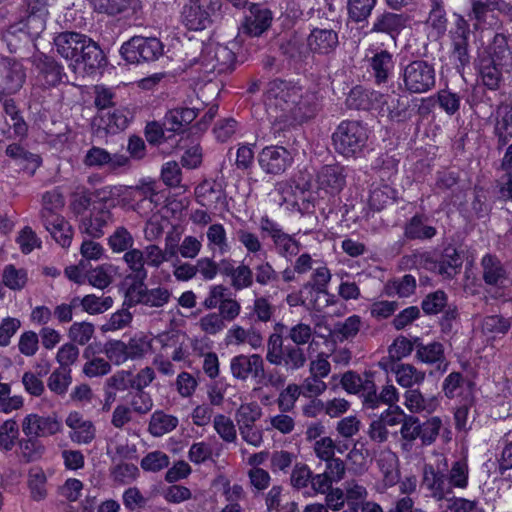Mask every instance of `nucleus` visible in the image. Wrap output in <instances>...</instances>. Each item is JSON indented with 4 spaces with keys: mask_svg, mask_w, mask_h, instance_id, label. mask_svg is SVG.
Returning <instances> with one entry per match:
<instances>
[{
    "mask_svg": "<svg viewBox=\"0 0 512 512\" xmlns=\"http://www.w3.org/2000/svg\"><path fill=\"white\" fill-rule=\"evenodd\" d=\"M54 45L57 53L69 63L74 72L93 74L106 65V57L98 43L85 34L61 32L54 37Z\"/></svg>",
    "mask_w": 512,
    "mask_h": 512,
    "instance_id": "obj_1",
    "label": "nucleus"
},
{
    "mask_svg": "<svg viewBox=\"0 0 512 512\" xmlns=\"http://www.w3.org/2000/svg\"><path fill=\"white\" fill-rule=\"evenodd\" d=\"M297 87L282 80L269 83L264 95V104L269 122L276 125H287L294 121L295 99H298Z\"/></svg>",
    "mask_w": 512,
    "mask_h": 512,
    "instance_id": "obj_2",
    "label": "nucleus"
},
{
    "mask_svg": "<svg viewBox=\"0 0 512 512\" xmlns=\"http://www.w3.org/2000/svg\"><path fill=\"white\" fill-rule=\"evenodd\" d=\"M368 129L357 120L342 121L332 134L335 151L345 158L358 157L366 147Z\"/></svg>",
    "mask_w": 512,
    "mask_h": 512,
    "instance_id": "obj_3",
    "label": "nucleus"
},
{
    "mask_svg": "<svg viewBox=\"0 0 512 512\" xmlns=\"http://www.w3.org/2000/svg\"><path fill=\"white\" fill-rule=\"evenodd\" d=\"M400 88L408 94H423L434 89L436 70L433 63L416 59L401 65L399 72Z\"/></svg>",
    "mask_w": 512,
    "mask_h": 512,
    "instance_id": "obj_4",
    "label": "nucleus"
},
{
    "mask_svg": "<svg viewBox=\"0 0 512 512\" xmlns=\"http://www.w3.org/2000/svg\"><path fill=\"white\" fill-rule=\"evenodd\" d=\"M284 337L272 333L267 341L266 360L275 366H283L286 371H297L303 368L307 357L302 347L284 343Z\"/></svg>",
    "mask_w": 512,
    "mask_h": 512,
    "instance_id": "obj_5",
    "label": "nucleus"
},
{
    "mask_svg": "<svg viewBox=\"0 0 512 512\" xmlns=\"http://www.w3.org/2000/svg\"><path fill=\"white\" fill-rule=\"evenodd\" d=\"M221 5V0H188L181 11V22L189 30H205L211 26Z\"/></svg>",
    "mask_w": 512,
    "mask_h": 512,
    "instance_id": "obj_6",
    "label": "nucleus"
},
{
    "mask_svg": "<svg viewBox=\"0 0 512 512\" xmlns=\"http://www.w3.org/2000/svg\"><path fill=\"white\" fill-rule=\"evenodd\" d=\"M120 54L131 64L153 62L163 55V44L156 37L134 36L122 44Z\"/></svg>",
    "mask_w": 512,
    "mask_h": 512,
    "instance_id": "obj_7",
    "label": "nucleus"
},
{
    "mask_svg": "<svg viewBox=\"0 0 512 512\" xmlns=\"http://www.w3.org/2000/svg\"><path fill=\"white\" fill-rule=\"evenodd\" d=\"M83 164L86 167H94L98 169L106 168L114 174L124 173L131 169L132 162L129 156L120 153H110L106 149L92 146L87 150Z\"/></svg>",
    "mask_w": 512,
    "mask_h": 512,
    "instance_id": "obj_8",
    "label": "nucleus"
},
{
    "mask_svg": "<svg viewBox=\"0 0 512 512\" xmlns=\"http://www.w3.org/2000/svg\"><path fill=\"white\" fill-rule=\"evenodd\" d=\"M446 471L445 459H443L442 465L438 462L436 465L425 464L423 467L421 485L430 492L431 497L438 501L448 500L449 496L453 494L447 483Z\"/></svg>",
    "mask_w": 512,
    "mask_h": 512,
    "instance_id": "obj_9",
    "label": "nucleus"
},
{
    "mask_svg": "<svg viewBox=\"0 0 512 512\" xmlns=\"http://www.w3.org/2000/svg\"><path fill=\"white\" fill-rule=\"evenodd\" d=\"M257 161L263 172L276 176L283 174L291 166L293 157L285 147L270 145L259 152Z\"/></svg>",
    "mask_w": 512,
    "mask_h": 512,
    "instance_id": "obj_10",
    "label": "nucleus"
},
{
    "mask_svg": "<svg viewBox=\"0 0 512 512\" xmlns=\"http://www.w3.org/2000/svg\"><path fill=\"white\" fill-rule=\"evenodd\" d=\"M205 72L224 73L233 69L235 54L223 45L205 46L197 60Z\"/></svg>",
    "mask_w": 512,
    "mask_h": 512,
    "instance_id": "obj_11",
    "label": "nucleus"
},
{
    "mask_svg": "<svg viewBox=\"0 0 512 512\" xmlns=\"http://www.w3.org/2000/svg\"><path fill=\"white\" fill-rule=\"evenodd\" d=\"M171 293L168 289L157 287L148 289L143 282V285H130L126 292L128 303H124L128 307L137 304H143L150 307H162L168 303Z\"/></svg>",
    "mask_w": 512,
    "mask_h": 512,
    "instance_id": "obj_12",
    "label": "nucleus"
},
{
    "mask_svg": "<svg viewBox=\"0 0 512 512\" xmlns=\"http://www.w3.org/2000/svg\"><path fill=\"white\" fill-rule=\"evenodd\" d=\"M32 63L38 73V78L44 85L54 87L67 80L64 67L53 57L43 53L35 54Z\"/></svg>",
    "mask_w": 512,
    "mask_h": 512,
    "instance_id": "obj_13",
    "label": "nucleus"
},
{
    "mask_svg": "<svg viewBox=\"0 0 512 512\" xmlns=\"http://www.w3.org/2000/svg\"><path fill=\"white\" fill-rule=\"evenodd\" d=\"M499 11L500 13L512 16V5L505 0H472L471 11L468 14L470 20L476 21L475 28L483 24L492 25L493 22L489 18L494 19L493 12Z\"/></svg>",
    "mask_w": 512,
    "mask_h": 512,
    "instance_id": "obj_14",
    "label": "nucleus"
},
{
    "mask_svg": "<svg viewBox=\"0 0 512 512\" xmlns=\"http://www.w3.org/2000/svg\"><path fill=\"white\" fill-rule=\"evenodd\" d=\"M469 33V25L462 17L456 20L455 28L450 31L452 57L456 61L458 71L463 70L470 63V55L468 52Z\"/></svg>",
    "mask_w": 512,
    "mask_h": 512,
    "instance_id": "obj_15",
    "label": "nucleus"
},
{
    "mask_svg": "<svg viewBox=\"0 0 512 512\" xmlns=\"http://www.w3.org/2000/svg\"><path fill=\"white\" fill-rule=\"evenodd\" d=\"M231 373L234 378L245 381L249 377L254 379L264 377V361L261 355H237L231 359Z\"/></svg>",
    "mask_w": 512,
    "mask_h": 512,
    "instance_id": "obj_16",
    "label": "nucleus"
},
{
    "mask_svg": "<svg viewBox=\"0 0 512 512\" xmlns=\"http://www.w3.org/2000/svg\"><path fill=\"white\" fill-rule=\"evenodd\" d=\"M61 428L62 424L55 415L29 414L22 422L24 434L36 438L55 435L61 431Z\"/></svg>",
    "mask_w": 512,
    "mask_h": 512,
    "instance_id": "obj_17",
    "label": "nucleus"
},
{
    "mask_svg": "<svg viewBox=\"0 0 512 512\" xmlns=\"http://www.w3.org/2000/svg\"><path fill=\"white\" fill-rule=\"evenodd\" d=\"M41 220L45 229L53 239L63 248L70 246L73 230L68 221L58 212H50L48 209L41 210Z\"/></svg>",
    "mask_w": 512,
    "mask_h": 512,
    "instance_id": "obj_18",
    "label": "nucleus"
},
{
    "mask_svg": "<svg viewBox=\"0 0 512 512\" xmlns=\"http://www.w3.org/2000/svg\"><path fill=\"white\" fill-rule=\"evenodd\" d=\"M347 168L338 163L324 165L317 172L320 189L330 194H337L346 186Z\"/></svg>",
    "mask_w": 512,
    "mask_h": 512,
    "instance_id": "obj_19",
    "label": "nucleus"
},
{
    "mask_svg": "<svg viewBox=\"0 0 512 512\" xmlns=\"http://www.w3.org/2000/svg\"><path fill=\"white\" fill-rule=\"evenodd\" d=\"M3 109L5 111V126L2 128V135L7 139L22 140L27 136L28 124L24 120L21 110L16 106L12 99H7L3 102Z\"/></svg>",
    "mask_w": 512,
    "mask_h": 512,
    "instance_id": "obj_20",
    "label": "nucleus"
},
{
    "mask_svg": "<svg viewBox=\"0 0 512 512\" xmlns=\"http://www.w3.org/2000/svg\"><path fill=\"white\" fill-rule=\"evenodd\" d=\"M249 9L251 15L246 17L242 32L251 37H258L271 26L273 15L263 4L252 3Z\"/></svg>",
    "mask_w": 512,
    "mask_h": 512,
    "instance_id": "obj_21",
    "label": "nucleus"
},
{
    "mask_svg": "<svg viewBox=\"0 0 512 512\" xmlns=\"http://www.w3.org/2000/svg\"><path fill=\"white\" fill-rule=\"evenodd\" d=\"M219 273L230 278V285L236 290L249 288L253 285V270L249 265L234 266L231 259H222L219 263Z\"/></svg>",
    "mask_w": 512,
    "mask_h": 512,
    "instance_id": "obj_22",
    "label": "nucleus"
},
{
    "mask_svg": "<svg viewBox=\"0 0 512 512\" xmlns=\"http://www.w3.org/2000/svg\"><path fill=\"white\" fill-rule=\"evenodd\" d=\"M481 267L485 284L498 288H505L510 284L504 265L495 255L486 254L481 260Z\"/></svg>",
    "mask_w": 512,
    "mask_h": 512,
    "instance_id": "obj_23",
    "label": "nucleus"
},
{
    "mask_svg": "<svg viewBox=\"0 0 512 512\" xmlns=\"http://www.w3.org/2000/svg\"><path fill=\"white\" fill-rule=\"evenodd\" d=\"M416 358L427 364H437V370L441 373L447 371L449 362L444 354V346L440 342L424 344L420 338L415 337Z\"/></svg>",
    "mask_w": 512,
    "mask_h": 512,
    "instance_id": "obj_24",
    "label": "nucleus"
},
{
    "mask_svg": "<svg viewBox=\"0 0 512 512\" xmlns=\"http://www.w3.org/2000/svg\"><path fill=\"white\" fill-rule=\"evenodd\" d=\"M408 20L409 17L406 14H397L385 11L376 16L370 32L384 33L395 40L406 27Z\"/></svg>",
    "mask_w": 512,
    "mask_h": 512,
    "instance_id": "obj_25",
    "label": "nucleus"
},
{
    "mask_svg": "<svg viewBox=\"0 0 512 512\" xmlns=\"http://www.w3.org/2000/svg\"><path fill=\"white\" fill-rule=\"evenodd\" d=\"M3 85L2 93L14 94L18 92L25 82L26 74L20 62L14 58H2Z\"/></svg>",
    "mask_w": 512,
    "mask_h": 512,
    "instance_id": "obj_26",
    "label": "nucleus"
},
{
    "mask_svg": "<svg viewBox=\"0 0 512 512\" xmlns=\"http://www.w3.org/2000/svg\"><path fill=\"white\" fill-rule=\"evenodd\" d=\"M338 44V34L332 29L315 28L307 38L310 51L321 55L333 52Z\"/></svg>",
    "mask_w": 512,
    "mask_h": 512,
    "instance_id": "obj_27",
    "label": "nucleus"
},
{
    "mask_svg": "<svg viewBox=\"0 0 512 512\" xmlns=\"http://www.w3.org/2000/svg\"><path fill=\"white\" fill-rule=\"evenodd\" d=\"M132 114L127 109H115L111 112H102L98 118L94 120V125H97L98 129H103L108 134H116L120 131L125 130Z\"/></svg>",
    "mask_w": 512,
    "mask_h": 512,
    "instance_id": "obj_28",
    "label": "nucleus"
},
{
    "mask_svg": "<svg viewBox=\"0 0 512 512\" xmlns=\"http://www.w3.org/2000/svg\"><path fill=\"white\" fill-rule=\"evenodd\" d=\"M365 400L363 406L366 409L378 408L381 404L392 407L398 401L397 390L393 385H386L380 393H377L374 381L367 382L364 387Z\"/></svg>",
    "mask_w": 512,
    "mask_h": 512,
    "instance_id": "obj_29",
    "label": "nucleus"
},
{
    "mask_svg": "<svg viewBox=\"0 0 512 512\" xmlns=\"http://www.w3.org/2000/svg\"><path fill=\"white\" fill-rule=\"evenodd\" d=\"M94 11L108 16H117L141 9L140 0H88Z\"/></svg>",
    "mask_w": 512,
    "mask_h": 512,
    "instance_id": "obj_30",
    "label": "nucleus"
},
{
    "mask_svg": "<svg viewBox=\"0 0 512 512\" xmlns=\"http://www.w3.org/2000/svg\"><path fill=\"white\" fill-rule=\"evenodd\" d=\"M494 134L497 137V148L502 149L512 139V106L501 103L496 110Z\"/></svg>",
    "mask_w": 512,
    "mask_h": 512,
    "instance_id": "obj_31",
    "label": "nucleus"
},
{
    "mask_svg": "<svg viewBox=\"0 0 512 512\" xmlns=\"http://www.w3.org/2000/svg\"><path fill=\"white\" fill-rule=\"evenodd\" d=\"M298 99H295L294 121L311 118L320 107V97L315 90H305L297 87Z\"/></svg>",
    "mask_w": 512,
    "mask_h": 512,
    "instance_id": "obj_32",
    "label": "nucleus"
},
{
    "mask_svg": "<svg viewBox=\"0 0 512 512\" xmlns=\"http://www.w3.org/2000/svg\"><path fill=\"white\" fill-rule=\"evenodd\" d=\"M369 65L372 69L375 82L380 85L388 82L395 63L393 55L389 51L381 50L371 57Z\"/></svg>",
    "mask_w": 512,
    "mask_h": 512,
    "instance_id": "obj_33",
    "label": "nucleus"
},
{
    "mask_svg": "<svg viewBox=\"0 0 512 512\" xmlns=\"http://www.w3.org/2000/svg\"><path fill=\"white\" fill-rule=\"evenodd\" d=\"M427 217L415 214L404 226V237L408 240H429L436 234L435 227L426 224Z\"/></svg>",
    "mask_w": 512,
    "mask_h": 512,
    "instance_id": "obj_34",
    "label": "nucleus"
},
{
    "mask_svg": "<svg viewBox=\"0 0 512 512\" xmlns=\"http://www.w3.org/2000/svg\"><path fill=\"white\" fill-rule=\"evenodd\" d=\"M125 263L127 264L130 274L127 276L128 279H132L131 285H143V282L148 276V272L145 268L144 252L139 249H129L123 256Z\"/></svg>",
    "mask_w": 512,
    "mask_h": 512,
    "instance_id": "obj_35",
    "label": "nucleus"
},
{
    "mask_svg": "<svg viewBox=\"0 0 512 512\" xmlns=\"http://www.w3.org/2000/svg\"><path fill=\"white\" fill-rule=\"evenodd\" d=\"M111 219L112 214L110 210L100 208L96 214L82 219L80 230L93 238H100L104 234L103 228Z\"/></svg>",
    "mask_w": 512,
    "mask_h": 512,
    "instance_id": "obj_36",
    "label": "nucleus"
},
{
    "mask_svg": "<svg viewBox=\"0 0 512 512\" xmlns=\"http://www.w3.org/2000/svg\"><path fill=\"white\" fill-rule=\"evenodd\" d=\"M438 262V274L447 278H452L458 274L463 263L459 252L451 245L444 248Z\"/></svg>",
    "mask_w": 512,
    "mask_h": 512,
    "instance_id": "obj_37",
    "label": "nucleus"
},
{
    "mask_svg": "<svg viewBox=\"0 0 512 512\" xmlns=\"http://www.w3.org/2000/svg\"><path fill=\"white\" fill-rule=\"evenodd\" d=\"M504 64L494 62L491 58H481L479 64V73L483 84L490 90H496L502 79L500 67Z\"/></svg>",
    "mask_w": 512,
    "mask_h": 512,
    "instance_id": "obj_38",
    "label": "nucleus"
},
{
    "mask_svg": "<svg viewBox=\"0 0 512 512\" xmlns=\"http://www.w3.org/2000/svg\"><path fill=\"white\" fill-rule=\"evenodd\" d=\"M178 423L177 417L166 414L162 410H157L151 415L148 431L154 437H161L173 431Z\"/></svg>",
    "mask_w": 512,
    "mask_h": 512,
    "instance_id": "obj_39",
    "label": "nucleus"
},
{
    "mask_svg": "<svg viewBox=\"0 0 512 512\" xmlns=\"http://www.w3.org/2000/svg\"><path fill=\"white\" fill-rule=\"evenodd\" d=\"M384 95L375 92L365 90L360 86L354 87L347 97V105L351 109L356 110H369L372 106L373 100H378V98H383Z\"/></svg>",
    "mask_w": 512,
    "mask_h": 512,
    "instance_id": "obj_40",
    "label": "nucleus"
},
{
    "mask_svg": "<svg viewBox=\"0 0 512 512\" xmlns=\"http://www.w3.org/2000/svg\"><path fill=\"white\" fill-rule=\"evenodd\" d=\"M383 105H386L391 120L404 122L409 118L408 109L410 105L405 96L400 94L386 95Z\"/></svg>",
    "mask_w": 512,
    "mask_h": 512,
    "instance_id": "obj_41",
    "label": "nucleus"
},
{
    "mask_svg": "<svg viewBox=\"0 0 512 512\" xmlns=\"http://www.w3.org/2000/svg\"><path fill=\"white\" fill-rule=\"evenodd\" d=\"M420 432L421 425L418 417L408 416L404 418L400 429L402 449L405 451L412 450L415 441L420 439Z\"/></svg>",
    "mask_w": 512,
    "mask_h": 512,
    "instance_id": "obj_42",
    "label": "nucleus"
},
{
    "mask_svg": "<svg viewBox=\"0 0 512 512\" xmlns=\"http://www.w3.org/2000/svg\"><path fill=\"white\" fill-rule=\"evenodd\" d=\"M396 381L405 388L419 385L425 379V372L417 370L411 364H399L395 368Z\"/></svg>",
    "mask_w": 512,
    "mask_h": 512,
    "instance_id": "obj_43",
    "label": "nucleus"
},
{
    "mask_svg": "<svg viewBox=\"0 0 512 512\" xmlns=\"http://www.w3.org/2000/svg\"><path fill=\"white\" fill-rule=\"evenodd\" d=\"M262 416V408L256 402L241 404L235 412V421L239 428L255 425Z\"/></svg>",
    "mask_w": 512,
    "mask_h": 512,
    "instance_id": "obj_44",
    "label": "nucleus"
},
{
    "mask_svg": "<svg viewBox=\"0 0 512 512\" xmlns=\"http://www.w3.org/2000/svg\"><path fill=\"white\" fill-rule=\"evenodd\" d=\"M19 447L21 451V458L25 463L40 460L46 451L42 442L33 436H28L27 439L20 440Z\"/></svg>",
    "mask_w": 512,
    "mask_h": 512,
    "instance_id": "obj_45",
    "label": "nucleus"
},
{
    "mask_svg": "<svg viewBox=\"0 0 512 512\" xmlns=\"http://www.w3.org/2000/svg\"><path fill=\"white\" fill-rule=\"evenodd\" d=\"M28 281V274L24 268H16L10 264L2 272V284L14 291L22 290Z\"/></svg>",
    "mask_w": 512,
    "mask_h": 512,
    "instance_id": "obj_46",
    "label": "nucleus"
},
{
    "mask_svg": "<svg viewBox=\"0 0 512 512\" xmlns=\"http://www.w3.org/2000/svg\"><path fill=\"white\" fill-rule=\"evenodd\" d=\"M511 54L508 37L502 33H497L489 46V55L485 58H491L494 62L505 65L511 58Z\"/></svg>",
    "mask_w": 512,
    "mask_h": 512,
    "instance_id": "obj_47",
    "label": "nucleus"
},
{
    "mask_svg": "<svg viewBox=\"0 0 512 512\" xmlns=\"http://www.w3.org/2000/svg\"><path fill=\"white\" fill-rule=\"evenodd\" d=\"M447 483L450 486V490L453 488H466L468 485V465L464 460H458L453 462L451 468L447 471Z\"/></svg>",
    "mask_w": 512,
    "mask_h": 512,
    "instance_id": "obj_48",
    "label": "nucleus"
},
{
    "mask_svg": "<svg viewBox=\"0 0 512 512\" xmlns=\"http://www.w3.org/2000/svg\"><path fill=\"white\" fill-rule=\"evenodd\" d=\"M28 477V485L31 497L36 501L43 500L47 495V478L43 469L40 467H32L29 470Z\"/></svg>",
    "mask_w": 512,
    "mask_h": 512,
    "instance_id": "obj_49",
    "label": "nucleus"
},
{
    "mask_svg": "<svg viewBox=\"0 0 512 512\" xmlns=\"http://www.w3.org/2000/svg\"><path fill=\"white\" fill-rule=\"evenodd\" d=\"M377 4V0H348L349 19L359 23L366 21Z\"/></svg>",
    "mask_w": 512,
    "mask_h": 512,
    "instance_id": "obj_50",
    "label": "nucleus"
},
{
    "mask_svg": "<svg viewBox=\"0 0 512 512\" xmlns=\"http://www.w3.org/2000/svg\"><path fill=\"white\" fill-rule=\"evenodd\" d=\"M448 297L442 290L431 292L422 300L421 308L427 315H435L444 311L450 304L447 303Z\"/></svg>",
    "mask_w": 512,
    "mask_h": 512,
    "instance_id": "obj_51",
    "label": "nucleus"
},
{
    "mask_svg": "<svg viewBox=\"0 0 512 512\" xmlns=\"http://www.w3.org/2000/svg\"><path fill=\"white\" fill-rule=\"evenodd\" d=\"M395 197V190L389 185L375 186L370 191L369 206L374 211H381Z\"/></svg>",
    "mask_w": 512,
    "mask_h": 512,
    "instance_id": "obj_52",
    "label": "nucleus"
},
{
    "mask_svg": "<svg viewBox=\"0 0 512 512\" xmlns=\"http://www.w3.org/2000/svg\"><path fill=\"white\" fill-rule=\"evenodd\" d=\"M361 327V318L358 315H352L345 319L344 322L335 324L333 334L340 340H346L355 337Z\"/></svg>",
    "mask_w": 512,
    "mask_h": 512,
    "instance_id": "obj_53",
    "label": "nucleus"
},
{
    "mask_svg": "<svg viewBox=\"0 0 512 512\" xmlns=\"http://www.w3.org/2000/svg\"><path fill=\"white\" fill-rule=\"evenodd\" d=\"M213 426L220 438L227 443H232L237 438V432L232 419L224 414H217L213 420Z\"/></svg>",
    "mask_w": 512,
    "mask_h": 512,
    "instance_id": "obj_54",
    "label": "nucleus"
},
{
    "mask_svg": "<svg viewBox=\"0 0 512 512\" xmlns=\"http://www.w3.org/2000/svg\"><path fill=\"white\" fill-rule=\"evenodd\" d=\"M80 305L89 314H101L112 307L113 299L110 296L100 298L94 294H89L81 299Z\"/></svg>",
    "mask_w": 512,
    "mask_h": 512,
    "instance_id": "obj_55",
    "label": "nucleus"
},
{
    "mask_svg": "<svg viewBox=\"0 0 512 512\" xmlns=\"http://www.w3.org/2000/svg\"><path fill=\"white\" fill-rule=\"evenodd\" d=\"M372 381L369 377L362 379L356 372L347 371L341 378V385L348 393L359 394L363 402L365 400L364 387L367 382Z\"/></svg>",
    "mask_w": 512,
    "mask_h": 512,
    "instance_id": "obj_56",
    "label": "nucleus"
},
{
    "mask_svg": "<svg viewBox=\"0 0 512 512\" xmlns=\"http://www.w3.org/2000/svg\"><path fill=\"white\" fill-rule=\"evenodd\" d=\"M71 381V370L58 368L48 378L47 386L52 392L63 395L67 392Z\"/></svg>",
    "mask_w": 512,
    "mask_h": 512,
    "instance_id": "obj_57",
    "label": "nucleus"
},
{
    "mask_svg": "<svg viewBox=\"0 0 512 512\" xmlns=\"http://www.w3.org/2000/svg\"><path fill=\"white\" fill-rule=\"evenodd\" d=\"M420 441L422 446H428L435 442L442 428V420L435 416L424 422L420 421Z\"/></svg>",
    "mask_w": 512,
    "mask_h": 512,
    "instance_id": "obj_58",
    "label": "nucleus"
},
{
    "mask_svg": "<svg viewBox=\"0 0 512 512\" xmlns=\"http://www.w3.org/2000/svg\"><path fill=\"white\" fill-rule=\"evenodd\" d=\"M405 405L412 412L430 411L433 400H427L418 389L408 388L405 392Z\"/></svg>",
    "mask_w": 512,
    "mask_h": 512,
    "instance_id": "obj_59",
    "label": "nucleus"
},
{
    "mask_svg": "<svg viewBox=\"0 0 512 512\" xmlns=\"http://www.w3.org/2000/svg\"><path fill=\"white\" fill-rule=\"evenodd\" d=\"M109 246L114 252L132 249L134 239L125 227H118L108 239Z\"/></svg>",
    "mask_w": 512,
    "mask_h": 512,
    "instance_id": "obj_60",
    "label": "nucleus"
},
{
    "mask_svg": "<svg viewBox=\"0 0 512 512\" xmlns=\"http://www.w3.org/2000/svg\"><path fill=\"white\" fill-rule=\"evenodd\" d=\"M94 325L89 322H75L69 328V338L71 341L85 345L90 341L94 334Z\"/></svg>",
    "mask_w": 512,
    "mask_h": 512,
    "instance_id": "obj_61",
    "label": "nucleus"
},
{
    "mask_svg": "<svg viewBox=\"0 0 512 512\" xmlns=\"http://www.w3.org/2000/svg\"><path fill=\"white\" fill-rule=\"evenodd\" d=\"M103 352L115 365H120L128 360L126 343L121 340H110L106 342Z\"/></svg>",
    "mask_w": 512,
    "mask_h": 512,
    "instance_id": "obj_62",
    "label": "nucleus"
},
{
    "mask_svg": "<svg viewBox=\"0 0 512 512\" xmlns=\"http://www.w3.org/2000/svg\"><path fill=\"white\" fill-rule=\"evenodd\" d=\"M437 103L446 114L452 116L460 109L461 99L459 95L449 90H440L437 95Z\"/></svg>",
    "mask_w": 512,
    "mask_h": 512,
    "instance_id": "obj_63",
    "label": "nucleus"
},
{
    "mask_svg": "<svg viewBox=\"0 0 512 512\" xmlns=\"http://www.w3.org/2000/svg\"><path fill=\"white\" fill-rule=\"evenodd\" d=\"M502 444V452L499 458V469L502 474L512 470V431H508L499 441Z\"/></svg>",
    "mask_w": 512,
    "mask_h": 512,
    "instance_id": "obj_64",
    "label": "nucleus"
}]
</instances>
